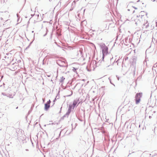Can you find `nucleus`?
<instances>
[{"mask_svg": "<svg viewBox=\"0 0 157 157\" xmlns=\"http://www.w3.org/2000/svg\"><path fill=\"white\" fill-rule=\"evenodd\" d=\"M142 93H139V94L138 93V97H139L140 98H142Z\"/></svg>", "mask_w": 157, "mask_h": 157, "instance_id": "obj_12", "label": "nucleus"}, {"mask_svg": "<svg viewBox=\"0 0 157 157\" xmlns=\"http://www.w3.org/2000/svg\"><path fill=\"white\" fill-rule=\"evenodd\" d=\"M131 21L132 22V23H133V22H135V24L137 25V15L132 17L131 18Z\"/></svg>", "mask_w": 157, "mask_h": 157, "instance_id": "obj_4", "label": "nucleus"}, {"mask_svg": "<svg viewBox=\"0 0 157 157\" xmlns=\"http://www.w3.org/2000/svg\"><path fill=\"white\" fill-rule=\"evenodd\" d=\"M104 87H105V86H102V87H101V88H104Z\"/></svg>", "mask_w": 157, "mask_h": 157, "instance_id": "obj_46", "label": "nucleus"}, {"mask_svg": "<svg viewBox=\"0 0 157 157\" xmlns=\"http://www.w3.org/2000/svg\"><path fill=\"white\" fill-rule=\"evenodd\" d=\"M145 13L144 12H141L140 13L141 14H143V13Z\"/></svg>", "mask_w": 157, "mask_h": 157, "instance_id": "obj_29", "label": "nucleus"}, {"mask_svg": "<svg viewBox=\"0 0 157 157\" xmlns=\"http://www.w3.org/2000/svg\"><path fill=\"white\" fill-rule=\"evenodd\" d=\"M39 15L38 14L37 15V16H39Z\"/></svg>", "mask_w": 157, "mask_h": 157, "instance_id": "obj_52", "label": "nucleus"}, {"mask_svg": "<svg viewBox=\"0 0 157 157\" xmlns=\"http://www.w3.org/2000/svg\"><path fill=\"white\" fill-rule=\"evenodd\" d=\"M67 112L62 117H61V120H63L64 119V118L66 117H68V116L69 115V114H68L67 115Z\"/></svg>", "mask_w": 157, "mask_h": 157, "instance_id": "obj_8", "label": "nucleus"}, {"mask_svg": "<svg viewBox=\"0 0 157 157\" xmlns=\"http://www.w3.org/2000/svg\"><path fill=\"white\" fill-rule=\"evenodd\" d=\"M61 109H62V107H61V108H60V111H61ZM60 111H60V112H59L60 113L61 112Z\"/></svg>", "mask_w": 157, "mask_h": 157, "instance_id": "obj_43", "label": "nucleus"}, {"mask_svg": "<svg viewBox=\"0 0 157 157\" xmlns=\"http://www.w3.org/2000/svg\"><path fill=\"white\" fill-rule=\"evenodd\" d=\"M73 106V109H74V108L76 107H76V105H75L74 104H72V105H71Z\"/></svg>", "mask_w": 157, "mask_h": 157, "instance_id": "obj_21", "label": "nucleus"}, {"mask_svg": "<svg viewBox=\"0 0 157 157\" xmlns=\"http://www.w3.org/2000/svg\"><path fill=\"white\" fill-rule=\"evenodd\" d=\"M18 108V107H17L16 108V109H17Z\"/></svg>", "mask_w": 157, "mask_h": 157, "instance_id": "obj_44", "label": "nucleus"}, {"mask_svg": "<svg viewBox=\"0 0 157 157\" xmlns=\"http://www.w3.org/2000/svg\"><path fill=\"white\" fill-rule=\"evenodd\" d=\"M78 69L77 68H76L75 67H72V71L75 72V73H77V70Z\"/></svg>", "mask_w": 157, "mask_h": 157, "instance_id": "obj_9", "label": "nucleus"}, {"mask_svg": "<svg viewBox=\"0 0 157 157\" xmlns=\"http://www.w3.org/2000/svg\"><path fill=\"white\" fill-rule=\"evenodd\" d=\"M33 41L31 42L29 44V45L26 47L25 49H27L31 45Z\"/></svg>", "mask_w": 157, "mask_h": 157, "instance_id": "obj_15", "label": "nucleus"}, {"mask_svg": "<svg viewBox=\"0 0 157 157\" xmlns=\"http://www.w3.org/2000/svg\"><path fill=\"white\" fill-rule=\"evenodd\" d=\"M57 64L59 66H60V65H61L60 64H59L58 63H57Z\"/></svg>", "mask_w": 157, "mask_h": 157, "instance_id": "obj_34", "label": "nucleus"}, {"mask_svg": "<svg viewBox=\"0 0 157 157\" xmlns=\"http://www.w3.org/2000/svg\"><path fill=\"white\" fill-rule=\"evenodd\" d=\"M128 11L130 10L129 9H128Z\"/></svg>", "mask_w": 157, "mask_h": 157, "instance_id": "obj_53", "label": "nucleus"}, {"mask_svg": "<svg viewBox=\"0 0 157 157\" xmlns=\"http://www.w3.org/2000/svg\"><path fill=\"white\" fill-rule=\"evenodd\" d=\"M136 50H135V49L134 50V52L135 53H136Z\"/></svg>", "mask_w": 157, "mask_h": 157, "instance_id": "obj_37", "label": "nucleus"}, {"mask_svg": "<svg viewBox=\"0 0 157 157\" xmlns=\"http://www.w3.org/2000/svg\"><path fill=\"white\" fill-rule=\"evenodd\" d=\"M34 105H33L31 106V109L32 110V109L34 107Z\"/></svg>", "mask_w": 157, "mask_h": 157, "instance_id": "obj_28", "label": "nucleus"}, {"mask_svg": "<svg viewBox=\"0 0 157 157\" xmlns=\"http://www.w3.org/2000/svg\"><path fill=\"white\" fill-rule=\"evenodd\" d=\"M6 55H9V54H8V53H6Z\"/></svg>", "mask_w": 157, "mask_h": 157, "instance_id": "obj_47", "label": "nucleus"}, {"mask_svg": "<svg viewBox=\"0 0 157 157\" xmlns=\"http://www.w3.org/2000/svg\"><path fill=\"white\" fill-rule=\"evenodd\" d=\"M116 77H117V80H119V77H118L117 75H116Z\"/></svg>", "mask_w": 157, "mask_h": 157, "instance_id": "obj_27", "label": "nucleus"}, {"mask_svg": "<svg viewBox=\"0 0 157 157\" xmlns=\"http://www.w3.org/2000/svg\"><path fill=\"white\" fill-rule=\"evenodd\" d=\"M113 59V58L111 59V61H112V59Z\"/></svg>", "mask_w": 157, "mask_h": 157, "instance_id": "obj_45", "label": "nucleus"}, {"mask_svg": "<svg viewBox=\"0 0 157 157\" xmlns=\"http://www.w3.org/2000/svg\"><path fill=\"white\" fill-rule=\"evenodd\" d=\"M155 24H156V27H157V22H156Z\"/></svg>", "mask_w": 157, "mask_h": 157, "instance_id": "obj_36", "label": "nucleus"}, {"mask_svg": "<svg viewBox=\"0 0 157 157\" xmlns=\"http://www.w3.org/2000/svg\"><path fill=\"white\" fill-rule=\"evenodd\" d=\"M132 64L133 66H135V67H136V61H137V57L136 56H133L132 57ZM135 68L136 67L134 68V70L133 71V74L134 75L135 74Z\"/></svg>", "mask_w": 157, "mask_h": 157, "instance_id": "obj_2", "label": "nucleus"}, {"mask_svg": "<svg viewBox=\"0 0 157 157\" xmlns=\"http://www.w3.org/2000/svg\"><path fill=\"white\" fill-rule=\"evenodd\" d=\"M144 28H146L148 26V24L147 23H145V24L144 25Z\"/></svg>", "mask_w": 157, "mask_h": 157, "instance_id": "obj_14", "label": "nucleus"}, {"mask_svg": "<svg viewBox=\"0 0 157 157\" xmlns=\"http://www.w3.org/2000/svg\"><path fill=\"white\" fill-rule=\"evenodd\" d=\"M115 62V61H114V62H113V64H114V63Z\"/></svg>", "mask_w": 157, "mask_h": 157, "instance_id": "obj_50", "label": "nucleus"}, {"mask_svg": "<svg viewBox=\"0 0 157 157\" xmlns=\"http://www.w3.org/2000/svg\"><path fill=\"white\" fill-rule=\"evenodd\" d=\"M136 84L135 86L136 87V85H137L136 82Z\"/></svg>", "mask_w": 157, "mask_h": 157, "instance_id": "obj_39", "label": "nucleus"}, {"mask_svg": "<svg viewBox=\"0 0 157 157\" xmlns=\"http://www.w3.org/2000/svg\"><path fill=\"white\" fill-rule=\"evenodd\" d=\"M109 81H110V83L111 84H112L113 85H114V86H115V85L113 83H112V82H111V79L110 78H109Z\"/></svg>", "mask_w": 157, "mask_h": 157, "instance_id": "obj_17", "label": "nucleus"}, {"mask_svg": "<svg viewBox=\"0 0 157 157\" xmlns=\"http://www.w3.org/2000/svg\"><path fill=\"white\" fill-rule=\"evenodd\" d=\"M78 120L81 121H82L83 120L82 119H80V118H78Z\"/></svg>", "mask_w": 157, "mask_h": 157, "instance_id": "obj_25", "label": "nucleus"}, {"mask_svg": "<svg viewBox=\"0 0 157 157\" xmlns=\"http://www.w3.org/2000/svg\"><path fill=\"white\" fill-rule=\"evenodd\" d=\"M43 102H44V101H45V99H44L43 98Z\"/></svg>", "mask_w": 157, "mask_h": 157, "instance_id": "obj_35", "label": "nucleus"}, {"mask_svg": "<svg viewBox=\"0 0 157 157\" xmlns=\"http://www.w3.org/2000/svg\"><path fill=\"white\" fill-rule=\"evenodd\" d=\"M135 100L136 104H137V93H136V94L135 99Z\"/></svg>", "mask_w": 157, "mask_h": 157, "instance_id": "obj_10", "label": "nucleus"}, {"mask_svg": "<svg viewBox=\"0 0 157 157\" xmlns=\"http://www.w3.org/2000/svg\"><path fill=\"white\" fill-rule=\"evenodd\" d=\"M34 14H31V17H33L34 16Z\"/></svg>", "mask_w": 157, "mask_h": 157, "instance_id": "obj_33", "label": "nucleus"}, {"mask_svg": "<svg viewBox=\"0 0 157 157\" xmlns=\"http://www.w3.org/2000/svg\"><path fill=\"white\" fill-rule=\"evenodd\" d=\"M135 12V10H134L133 13H134Z\"/></svg>", "mask_w": 157, "mask_h": 157, "instance_id": "obj_48", "label": "nucleus"}, {"mask_svg": "<svg viewBox=\"0 0 157 157\" xmlns=\"http://www.w3.org/2000/svg\"><path fill=\"white\" fill-rule=\"evenodd\" d=\"M72 94H73L72 91H71V94H70V95H66V97H70V96H71Z\"/></svg>", "mask_w": 157, "mask_h": 157, "instance_id": "obj_22", "label": "nucleus"}, {"mask_svg": "<svg viewBox=\"0 0 157 157\" xmlns=\"http://www.w3.org/2000/svg\"><path fill=\"white\" fill-rule=\"evenodd\" d=\"M63 63H64L65 64V62H63Z\"/></svg>", "mask_w": 157, "mask_h": 157, "instance_id": "obj_51", "label": "nucleus"}, {"mask_svg": "<svg viewBox=\"0 0 157 157\" xmlns=\"http://www.w3.org/2000/svg\"><path fill=\"white\" fill-rule=\"evenodd\" d=\"M72 106L71 105H69L67 111V115L68 114H70V113H71V110L73 109V106Z\"/></svg>", "mask_w": 157, "mask_h": 157, "instance_id": "obj_5", "label": "nucleus"}, {"mask_svg": "<svg viewBox=\"0 0 157 157\" xmlns=\"http://www.w3.org/2000/svg\"><path fill=\"white\" fill-rule=\"evenodd\" d=\"M56 98H55V99L53 101V102H54L53 105H53L55 104V102L56 101Z\"/></svg>", "mask_w": 157, "mask_h": 157, "instance_id": "obj_24", "label": "nucleus"}, {"mask_svg": "<svg viewBox=\"0 0 157 157\" xmlns=\"http://www.w3.org/2000/svg\"><path fill=\"white\" fill-rule=\"evenodd\" d=\"M85 117V113H84V117Z\"/></svg>", "mask_w": 157, "mask_h": 157, "instance_id": "obj_40", "label": "nucleus"}, {"mask_svg": "<svg viewBox=\"0 0 157 157\" xmlns=\"http://www.w3.org/2000/svg\"><path fill=\"white\" fill-rule=\"evenodd\" d=\"M60 67H67V65H60Z\"/></svg>", "mask_w": 157, "mask_h": 157, "instance_id": "obj_20", "label": "nucleus"}, {"mask_svg": "<svg viewBox=\"0 0 157 157\" xmlns=\"http://www.w3.org/2000/svg\"><path fill=\"white\" fill-rule=\"evenodd\" d=\"M51 102V101L49 99L46 103L49 105H50Z\"/></svg>", "mask_w": 157, "mask_h": 157, "instance_id": "obj_19", "label": "nucleus"}, {"mask_svg": "<svg viewBox=\"0 0 157 157\" xmlns=\"http://www.w3.org/2000/svg\"><path fill=\"white\" fill-rule=\"evenodd\" d=\"M46 33L45 34H44L43 35L44 36H45L47 35V33H48V30L47 29V28H46Z\"/></svg>", "mask_w": 157, "mask_h": 157, "instance_id": "obj_16", "label": "nucleus"}, {"mask_svg": "<svg viewBox=\"0 0 157 157\" xmlns=\"http://www.w3.org/2000/svg\"><path fill=\"white\" fill-rule=\"evenodd\" d=\"M132 7H133V8H134L135 9H137V8L136 7H134V6H132Z\"/></svg>", "mask_w": 157, "mask_h": 157, "instance_id": "obj_30", "label": "nucleus"}, {"mask_svg": "<svg viewBox=\"0 0 157 157\" xmlns=\"http://www.w3.org/2000/svg\"><path fill=\"white\" fill-rule=\"evenodd\" d=\"M9 95V97L10 98H13V96H12V94H8Z\"/></svg>", "mask_w": 157, "mask_h": 157, "instance_id": "obj_18", "label": "nucleus"}, {"mask_svg": "<svg viewBox=\"0 0 157 157\" xmlns=\"http://www.w3.org/2000/svg\"><path fill=\"white\" fill-rule=\"evenodd\" d=\"M65 79V78L63 76H62L60 78V82H63V81Z\"/></svg>", "mask_w": 157, "mask_h": 157, "instance_id": "obj_11", "label": "nucleus"}, {"mask_svg": "<svg viewBox=\"0 0 157 157\" xmlns=\"http://www.w3.org/2000/svg\"><path fill=\"white\" fill-rule=\"evenodd\" d=\"M25 18H27V16H25Z\"/></svg>", "mask_w": 157, "mask_h": 157, "instance_id": "obj_42", "label": "nucleus"}, {"mask_svg": "<svg viewBox=\"0 0 157 157\" xmlns=\"http://www.w3.org/2000/svg\"><path fill=\"white\" fill-rule=\"evenodd\" d=\"M17 17L18 18L17 21H18V19L20 18V16H19V15L18 13H17Z\"/></svg>", "mask_w": 157, "mask_h": 157, "instance_id": "obj_23", "label": "nucleus"}, {"mask_svg": "<svg viewBox=\"0 0 157 157\" xmlns=\"http://www.w3.org/2000/svg\"><path fill=\"white\" fill-rule=\"evenodd\" d=\"M21 60H18L17 61V62H18L19 63V62H21Z\"/></svg>", "mask_w": 157, "mask_h": 157, "instance_id": "obj_32", "label": "nucleus"}, {"mask_svg": "<svg viewBox=\"0 0 157 157\" xmlns=\"http://www.w3.org/2000/svg\"><path fill=\"white\" fill-rule=\"evenodd\" d=\"M33 32H34V31H32V33H33Z\"/></svg>", "mask_w": 157, "mask_h": 157, "instance_id": "obj_49", "label": "nucleus"}, {"mask_svg": "<svg viewBox=\"0 0 157 157\" xmlns=\"http://www.w3.org/2000/svg\"><path fill=\"white\" fill-rule=\"evenodd\" d=\"M83 22H85V21H83Z\"/></svg>", "mask_w": 157, "mask_h": 157, "instance_id": "obj_55", "label": "nucleus"}, {"mask_svg": "<svg viewBox=\"0 0 157 157\" xmlns=\"http://www.w3.org/2000/svg\"><path fill=\"white\" fill-rule=\"evenodd\" d=\"M80 103V101H79V98H76L74 100L73 104L75 105L77 107Z\"/></svg>", "mask_w": 157, "mask_h": 157, "instance_id": "obj_3", "label": "nucleus"}, {"mask_svg": "<svg viewBox=\"0 0 157 157\" xmlns=\"http://www.w3.org/2000/svg\"><path fill=\"white\" fill-rule=\"evenodd\" d=\"M100 47L102 49V60L100 61L99 60L97 63V65H100V64L102 62L104 61V59L105 55H106L108 53V47L105 45L104 43L100 45Z\"/></svg>", "mask_w": 157, "mask_h": 157, "instance_id": "obj_1", "label": "nucleus"}, {"mask_svg": "<svg viewBox=\"0 0 157 157\" xmlns=\"http://www.w3.org/2000/svg\"><path fill=\"white\" fill-rule=\"evenodd\" d=\"M85 9H84V12L85 11Z\"/></svg>", "mask_w": 157, "mask_h": 157, "instance_id": "obj_54", "label": "nucleus"}, {"mask_svg": "<svg viewBox=\"0 0 157 157\" xmlns=\"http://www.w3.org/2000/svg\"><path fill=\"white\" fill-rule=\"evenodd\" d=\"M149 117V118H151V116H150Z\"/></svg>", "mask_w": 157, "mask_h": 157, "instance_id": "obj_41", "label": "nucleus"}, {"mask_svg": "<svg viewBox=\"0 0 157 157\" xmlns=\"http://www.w3.org/2000/svg\"><path fill=\"white\" fill-rule=\"evenodd\" d=\"M11 58V57H9L8 56H5L4 57L3 59L6 62H10V58Z\"/></svg>", "mask_w": 157, "mask_h": 157, "instance_id": "obj_6", "label": "nucleus"}, {"mask_svg": "<svg viewBox=\"0 0 157 157\" xmlns=\"http://www.w3.org/2000/svg\"><path fill=\"white\" fill-rule=\"evenodd\" d=\"M50 105L48 104H47L45 103L44 104V110L47 111H48L49 108L50 107Z\"/></svg>", "mask_w": 157, "mask_h": 157, "instance_id": "obj_7", "label": "nucleus"}, {"mask_svg": "<svg viewBox=\"0 0 157 157\" xmlns=\"http://www.w3.org/2000/svg\"><path fill=\"white\" fill-rule=\"evenodd\" d=\"M140 101V99L138 98V103H139Z\"/></svg>", "mask_w": 157, "mask_h": 157, "instance_id": "obj_31", "label": "nucleus"}, {"mask_svg": "<svg viewBox=\"0 0 157 157\" xmlns=\"http://www.w3.org/2000/svg\"><path fill=\"white\" fill-rule=\"evenodd\" d=\"M2 94L4 96H5L7 97H9V95L6 94L5 93L2 92Z\"/></svg>", "mask_w": 157, "mask_h": 157, "instance_id": "obj_13", "label": "nucleus"}, {"mask_svg": "<svg viewBox=\"0 0 157 157\" xmlns=\"http://www.w3.org/2000/svg\"><path fill=\"white\" fill-rule=\"evenodd\" d=\"M25 150H26V151H29V150H28V149H25Z\"/></svg>", "mask_w": 157, "mask_h": 157, "instance_id": "obj_38", "label": "nucleus"}, {"mask_svg": "<svg viewBox=\"0 0 157 157\" xmlns=\"http://www.w3.org/2000/svg\"><path fill=\"white\" fill-rule=\"evenodd\" d=\"M119 59H118L116 62V63H117V65H118V61L119 60Z\"/></svg>", "mask_w": 157, "mask_h": 157, "instance_id": "obj_26", "label": "nucleus"}]
</instances>
